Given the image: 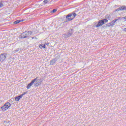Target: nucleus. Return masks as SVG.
I'll return each mask as SVG.
<instances>
[{
  "label": "nucleus",
  "instance_id": "1",
  "mask_svg": "<svg viewBox=\"0 0 126 126\" xmlns=\"http://www.w3.org/2000/svg\"><path fill=\"white\" fill-rule=\"evenodd\" d=\"M34 83V86L35 87H38L41 83H42V81H41V79L39 80V77H37L34 79L31 83H30L29 84H28L27 86V89H29L33 84Z\"/></svg>",
  "mask_w": 126,
  "mask_h": 126
},
{
  "label": "nucleus",
  "instance_id": "2",
  "mask_svg": "<svg viewBox=\"0 0 126 126\" xmlns=\"http://www.w3.org/2000/svg\"><path fill=\"white\" fill-rule=\"evenodd\" d=\"M76 15H77L76 13H74V12H72V13L68 14L66 16V19H67V21H71V20H73V19L75 18Z\"/></svg>",
  "mask_w": 126,
  "mask_h": 126
},
{
  "label": "nucleus",
  "instance_id": "3",
  "mask_svg": "<svg viewBox=\"0 0 126 126\" xmlns=\"http://www.w3.org/2000/svg\"><path fill=\"white\" fill-rule=\"evenodd\" d=\"M32 34H33V32L32 31H26L21 34V38H23V39L28 38V37H30Z\"/></svg>",
  "mask_w": 126,
  "mask_h": 126
},
{
  "label": "nucleus",
  "instance_id": "4",
  "mask_svg": "<svg viewBox=\"0 0 126 126\" xmlns=\"http://www.w3.org/2000/svg\"><path fill=\"white\" fill-rule=\"evenodd\" d=\"M107 22H108V20L106 19L100 20L98 22L97 24L95 25V27L98 28V27H100V26H103V25H104V24H106Z\"/></svg>",
  "mask_w": 126,
  "mask_h": 126
},
{
  "label": "nucleus",
  "instance_id": "5",
  "mask_svg": "<svg viewBox=\"0 0 126 126\" xmlns=\"http://www.w3.org/2000/svg\"><path fill=\"white\" fill-rule=\"evenodd\" d=\"M11 106V104L9 102H7L4 104V105L1 107V109L2 111H3V112L6 111V110H8L9 108H10V106Z\"/></svg>",
  "mask_w": 126,
  "mask_h": 126
},
{
  "label": "nucleus",
  "instance_id": "6",
  "mask_svg": "<svg viewBox=\"0 0 126 126\" xmlns=\"http://www.w3.org/2000/svg\"><path fill=\"white\" fill-rule=\"evenodd\" d=\"M7 54L6 53H2L0 55V62H3L6 59Z\"/></svg>",
  "mask_w": 126,
  "mask_h": 126
},
{
  "label": "nucleus",
  "instance_id": "7",
  "mask_svg": "<svg viewBox=\"0 0 126 126\" xmlns=\"http://www.w3.org/2000/svg\"><path fill=\"white\" fill-rule=\"evenodd\" d=\"M116 23L115 21V20H113L110 23L106 24L105 25V26H106V27H111V26H114V25H115Z\"/></svg>",
  "mask_w": 126,
  "mask_h": 126
},
{
  "label": "nucleus",
  "instance_id": "8",
  "mask_svg": "<svg viewBox=\"0 0 126 126\" xmlns=\"http://www.w3.org/2000/svg\"><path fill=\"white\" fill-rule=\"evenodd\" d=\"M57 61H58V58H54L53 60H52L50 62V65H54V64H55L56 63V62H57Z\"/></svg>",
  "mask_w": 126,
  "mask_h": 126
},
{
  "label": "nucleus",
  "instance_id": "9",
  "mask_svg": "<svg viewBox=\"0 0 126 126\" xmlns=\"http://www.w3.org/2000/svg\"><path fill=\"white\" fill-rule=\"evenodd\" d=\"M117 10L120 11V10H126V6H122L119 8L117 9Z\"/></svg>",
  "mask_w": 126,
  "mask_h": 126
},
{
  "label": "nucleus",
  "instance_id": "10",
  "mask_svg": "<svg viewBox=\"0 0 126 126\" xmlns=\"http://www.w3.org/2000/svg\"><path fill=\"white\" fill-rule=\"evenodd\" d=\"M122 18L121 17H117V19H114V21H115V23H117V22H120L122 20Z\"/></svg>",
  "mask_w": 126,
  "mask_h": 126
},
{
  "label": "nucleus",
  "instance_id": "11",
  "mask_svg": "<svg viewBox=\"0 0 126 126\" xmlns=\"http://www.w3.org/2000/svg\"><path fill=\"white\" fill-rule=\"evenodd\" d=\"M25 94H26V93L24 92L21 95L18 96V97L19 98L21 99V98H22V97H23V96H24V95H25Z\"/></svg>",
  "mask_w": 126,
  "mask_h": 126
},
{
  "label": "nucleus",
  "instance_id": "12",
  "mask_svg": "<svg viewBox=\"0 0 126 126\" xmlns=\"http://www.w3.org/2000/svg\"><path fill=\"white\" fill-rule=\"evenodd\" d=\"M44 3H45V4H47V3H49V2H50V1H49V0H44L43 1Z\"/></svg>",
  "mask_w": 126,
  "mask_h": 126
},
{
  "label": "nucleus",
  "instance_id": "13",
  "mask_svg": "<svg viewBox=\"0 0 126 126\" xmlns=\"http://www.w3.org/2000/svg\"><path fill=\"white\" fill-rule=\"evenodd\" d=\"M19 22H21V21L17 20L14 22V24H17L19 23Z\"/></svg>",
  "mask_w": 126,
  "mask_h": 126
},
{
  "label": "nucleus",
  "instance_id": "14",
  "mask_svg": "<svg viewBox=\"0 0 126 126\" xmlns=\"http://www.w3.org/2000/svg\"><path fill=\"white\" fill-rule=\"evenodd\" d=\"M71 35V33H70V32H68V33H67V36H66V37H68H68H70Z\"/></svg>",
  "mask_w": 126,
  "mask_h": 126
},
{
  "label": "nucleus",
  "instance_id": "15",
  "mask_svg": "<svg viewBox=\"0 0 126 126\" xmlns=\"http://www.w3.org/2000/svg\"><path fill=\"white\" fill-rule=\"evenodd\" d=\"M20 100V99L19 98V97H18V96L15 97V101H18Z\"/></svg>",
  "mask_w": 126,
  "mask_h": 126
},
{
  "label": "nucleus",
  "instance_id": "16",
  "mask_svg": "<svg viewBox=\"0 0 126 126\" xmlns=\"http://www.w3.org/2000/svg\"><path fill=\"white\" fill-rule=\"evenodd\" d=\"M66 36H67V33H65L63 35V37H64L65 38H68V37H67Z\"/></svg>",
  "mask_w": 126,
  "mask_h": 126
},
{
  "label": "nucleus",
  "instance_id": "17",
  "mask_svg": "<svg viewBox=\"0 0 126 126\" xmlns=\"http://www.w3.org/2000/svg\"><path fill=\"white\" fill-rule=\"evenodd\" d=\"M43 44H40L39 45V48L40 49H43Z\"/></svg>",
  "mask_w": 126,
  "mask_h": 126
},
{
  "label": "nucleus",
  "instance_id": "18",
  "mask_svg": "<svg viewBox=\"0 0 126 126\" xmlns=\"http://www.w3.org/2000/svg\"><path fill=\"white\" fill-rule=\"evenodd\" d=\"M57 11V9H54L53 10L52 12H53V13H55V12H56Z\"/></svg>",
  "mask_w": 126,
  "mask_h": 126
},
{
  "label": "nucleus",
  "instance_id": "19",
  "mask_svg": "<svg viewBox=\"0 0 126 126\" xmlns=\"http://www.w3.org/2000/svg\"><path fill=\"white\" fill-rule=\"evenodd\" d=\"M2 6H3V4L0 3V7H2Z\"/></svg>",
  "mask_w": 126,
  "mask_h": 126
},
{
  "label": "nucleus",
  "instance_id": "20",
  "mask_svg": "<svg viewBox=\"0 0 126 126\" xmlns=\"http://www.w3.org/2000/svg\"><path fill=\"white\" fill-rule=\"evenodd\" d=\"M43 49H46V44L43 45Z\"/></svg>",
  "mask_w": 126,
  "mask_h": 126
},
{
  "label": "nucleus",
  "instance_id": "21",
  "mask_svg": "<svg viewBox=\"0 0 126 126\" xmlns=\"http://www.w3.org/2000/svg\"><path fill=\"white\" fill-rule=\"evenodd\" d=\"M94 25H96V24H97L96 22H94Z\"/></svg>",
  "mask_w": 126,
  "mask_h": 126
},
{
  "label": "nucleus",
  "instance_id": "22",
  "mask_svg": "<svg viewBox=\"0 0 126 126\" xmlns=\"http://www.w3.org/2000/svg\"><path fill=\"white\" fill-rule=\"evenodd\" d=\"M44 45H45V46H46L47 45H49V43H46L44 44Z\"/></svg>",
  "mask_w": 126,
  "mask_h": 126
},
{
  "label": "nucleus",
  "instance_id": "23",
  "mask_svg": "<svg viewBox=\"0 0 126 126\" xmlns=\"http://www.w3.org/2000/svg\"><path fill=\"white\" fill-rule=\"evenodd\" d=\"M124 31H125V32H126V28H125V29H124Z\"/></svg>",
  "mask_w": 126,
  "mask_h": 126
},
{
  "label": "nucleus",
  "instance_id": "24",
  "mask_svg": "<svg viewBox=\"0 0 126 126\" xmlns=\"http://www.w3.org/2000/svg\"><path fill=\"white\" fill-rule=\"evenodd\" d=\"M32 39H34V37H32Z\"/></svg>",
  "mask_w": 126,
  "mask_h": 126
}]
</instances>
